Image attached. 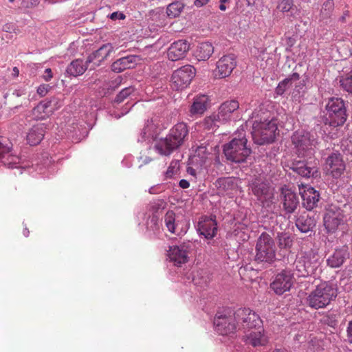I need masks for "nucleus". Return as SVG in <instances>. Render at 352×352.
Segmentation results:
<instances>
[{
  "mask_svg": "<svg viewBox=\"0 0 352 352\" xmlns=\"http://www.w3.org/2000/svg\"><path fill=\"white\" fill-rule=\"evenodd\" d=\"M188 135L187 125L184 122L177 123L170 130L165 138L160 139L155 143V148L161 155H169L184 143Z\"/></svg>",
  "mask_w": 352,
  "mask_h": 352,
  "instance_id": "obj_1",
  "label": "nucleus"
},
{
  "mask_svg": "<svg viewBox=\"0 0 352 352\" xmlns=\"http://www.w3.org/2000/svg\"><path fill=\"white\" fill-rule=\"evenodd\" d=\"M337 295L336 287L329 282H322L309 292L306 303L315 309L324 308L336 299Z\"/></svg>",
  "mask_w": 352,
  "mask_h": 352,
  "instance_id": "obj_2",
  "label": "nucleus"
},
{
  "mask_svg": "<svg viewBox=\"0 0 352 352\" xmlns=\"http://www.w3.org/2000/svg\"><path fill=\"white\" fill-rule=\"evenodd\" d=\"M348 118L344 101L340 98L332 97L328 100L323 116L325 125L332 127L342 126Z\"/></svg>",
  "mask_w": 352,
  "mask_h": 352,
  "instance_id": "obj_3",
  "label": "nucleus"
},
{
  "mask_svg": "<svg viewBox=\"0 0 352 352\" xmlns=\"http://www.w3.org/2000/svg\"><path fill=\"white\" fill-rule=\"evenodd\" d=\"M276 248L272 237L267 232L258 236L256 247L254 261L258 263H272L275 261Z\"/></svg>",
  "mask_w": 352,
  "mask_h": 352,
  "instance_id": "obj_4",
  "label": "nucleus"
},
{
  "mask_svg": "<svg viewBox=\"0 0 352 352\" xmlns=\"http://www.w3.org/2000/svg\"><path fill=\"white\" fill-rule=\"evenodd\" d=\"M240 138H233L229 143L223 146V153L227 160L241 163L245 161L251 153V150L247 146V139L245 135L240 134Z\"/></svg>",
  "mask_w": 352,
  "mask_h": 352,
  "instance_id": "obj_5",
  "label": "nucleus"
},
{
  "mask_svg": "<svg viewBox=\"0 0 352 352\" xmlns=\"http://www.w3.org/2000/svg\"><path fill=\"white\" fill-rule=\"evenodd\" d=\"M318 255L313 250L301 251L294 261L298 276L306 277L315 273L319 265Z\"/></svg>",
  "mask_w": 352,
  "mask_h": 352,
  "instance_id": "obj_6",
  "label": "nucleus"
},
{
  "mask_svg": "<svg viewBox=\"0 0 352 352\" xmlns=\"http://www.w3.org/2000/svg\"><path fill=\"white\" fill-rule=\"evenodd\" d=\"M277 131L278 126L274 120H256L253 123L252 135L254 142L262 145L274 142Z\"/></svg>",
  "mask_w": 352,
  "mask_h": 352,
  "instance_id": "obj_7",
  "label": "nucleus"
},
{
  "mask_svg": "<svg viewBox=\"0 0 352 352\" xmlns=\"http://www.w3.org/2000/svg\"><path fill=\"white\" fill-rule=\"evenodd\" d=\"M292 142L295 145L298 157L311 159L314 155L316 140L309 133H294L292 136Z\"/></svg>",
  "mask_w": 352,
  "mask_h": 352,
  "instance_id": "obj_8",
  "label": "nucleus"
},
{
  "mask_svg": "<svg viewBox=\"0 0 352 352\" xmlns=\"http://www.w3.org/2000/svg\"><path fill=\"white\" fill-rule=\"evenodd\" d=\"M238 330L250 331L261 325L262 321L258 314L249 308L239 309L234 313Z\"/></svg>",
  "mask_w": 352,
  "mask_h": 352,
  "instance_id": "obj_9",
  "label": "nucleus"
},
{
  "mask_svg": "<svg viewBox=\"0 0 352 352\" xmlns=\"http://www.w3.org/2000/svg\"><path fill=\"white\" fill-rule=\"evenodd\" d=\"M196 74V69L186 65L173 72L171 76V87L175 90H182L189 86Z\"/></svg>",
  "mask_w": 352,
  "mask_h": 352,
  "instance_id": "obj_10",
  "label": "nucleus"
},
{
  "mask_svg": "<svg viewBox=\"0 0 352 352\" xmlns=\"http://www.w3.org/2000/svg\"><path fill=\"white\" fill-rule=\"evenodd\" d=\"M294 280L293 273L290 270H284L276 275L270 287L277 295H282L290 290Z\"/></svg>",
  "mask_w": 352,
  "mask_h": 352,
  "instance_id": "obj_11",
  "label": "nucleus"
},
{
  "mask_svg": "<svg viewBox=\"0 0 352 352\" xmlns=\"http://www.w3.org/2000/svg\"><path fill=\"white\" fill-rule=\"evenodd\" d=\"M253 195L262 202L270 200L273 197V189L263 178L256 177L250 184Z\"/></svg>",
  "mask_w": 352,
  "mask_h": 352,
  "instance_id": "obj_12",
  "label": "nucleus"
},
{
  "mask_svg": "<svg viewBox=\"0 0 352 352\" xmlns=\"http://www.w3.org/2000/svg\"><path fill=\"white\" fill-rule=\"evenodd\" d=\"M345 169L346 165L340 153H333L326 159L325 170L327 174L333 178L340 177Z\"/></svg>",
  "mask_w": 352,
  "mask_h": 352,
  "instance_id": "obj_13",
  "label": "nucleus"
},
{
  "mask_svg": "<svg viewBox=\"0 0 352 352\" xmlns=\"http://www.w3.org/2000/svg\"><path fill=\"white\" fill-rule=\"evenodd\" d=\"M192 247V243L190 241L184 242L179 245L170 247L168 256L175 265L179 266L188 261V255Z\"/></svg>",
  "mask_w": 352,
  "mask_h": 352,
  "instance_id": "obj_14",
  "label": "nucleus"
},
{
  "mask_svg": "<svg viewBox=\"0 0 352 352\" xmlns=\"http://www.w3.org/2000/svg\"><path fill=\"white\" fill-rule=\"evenodd\" d=\"M236 65L234 54L223 56L216 64L214 75L216 78H224L229 76Z\"/></svg>",
  "mask_w": 352,
  "mask_h": 352,
  "instance_id": "obj_15",
  "label": "nucleus"
},
{
  "mask_svg": "<svg viewBox=\"0 0 352 352\" xmlns=\"http://www.w3.org/2000/svg\"><path fill=\"white\" fill-rule=\"evenodd\" d=\"M164 223L168 230L177 235L184 234L188 229V223L183 217L179 219L176 217L175 213L168 210L164 216Z\"/></svg>",
  "mask_w": 352,
  "mask_h": 352,
  "instance_id": "obj_16",
  "label": "nucleus"
},
{
  "mask_svg": "<svg viewBox=\"0 0 352 352\" xmlns=\"http://www.w3.org/2000/svg\"><path fill=\"white\" fill-rule=\"evenodd\" d=\"M214 324L216 331L221 335H230L238 330L234 315L233 316H217Z\"/></svg>",
  "mask_w": 352,
  "mask_h": 352,
  "instance_id": "obj_17",
  "label": "nucleus"
},
{
  "mask_svg": "<svg viewBox=\"0 0 352 352\" xmlns=\"http://www.w3.org/2000/svg\"><path fill=\"white\" fill-rule=\"evenodd\" d=\"M12 144L8 140L0 138V160L8 168L16 167L20 162L18 155L12 153Z\"/></svg>",
  "mask_w": 352,
  "mask_h": 352,
  "instance_id": "obj_18",
  "label": "nucleus"
},
{
  "mask_svg": "<svg viewBox=\"0 0 352 352\" xmlns=\"http://www.w3.org/2000/svg\"><path fill=\"white\" fill-rule=\"evenodd\" d=\"M239 103L236 100H227L222 103L219 108V116L222 122L236 120L240 117L239 113Z\"/></svg>",
  "mask_w": 352,
  "mask_h": 352,
  "instance_id": "obj_19",
  "label": "nucleus"
},
{
  "mask_svg": "<svg viewBox=\"0 0 352 352\" xmlns=\"http://www.w3.org/2000/svg\"><path fill=\"white\" fill-rule=\"evenodd\" d=\"M240 183V179L236 177H221L216 180L214 186L219 195H231L237 191Z\"/></svg>",
  "mask_w": 352,
  "mask_h": 352,
  "instance_id": "obj_20",
  "label": "nucleus"
},
{
  "mask_svg": "<svg viewBox=\"0 0 352 352\" xmlns=\"http://www.w3.org/2000/svg\"><path fill=\"white\" fill-rule=\"evenodd\" d=\"M299 192L302 199L303 206L308 210L316 207L320 195L314 188L309 185H298Z\"/></svg>",
  "mask_w": 352,
  "mask_h": 352,
  "instance_id": "obj_21",
  "label": "nucleus"
},
{
  "mask_svg": "<svg viewBox=\"0 0 352 352\" xmlns=\"http://www.w3.org/2000/svg\"><path fill=\"white\" fill-rule=\"evenodd\" d=\"M190 50V44L186 40H178L173 43L167 50L168 58L177 61L184 58Z\"/></svg>",
  "mask_w": 352,
  "mask_h": 352,
  "instance_id": "obj_22",
  "label": "nucleus"
},
{
  "mask_svg": "<svg viewBox=\"0 0 352 352\" xmlns=\"http://www.w3.org/2000/svg\"><path fill=\"white\" fill-rule=\"evenodd\" d=\"M243 340L253 346H264L267 343V338L264 333L262 326L256 327L250 331H245Z\"/></svg>",
  "mask_w": 352,
  "mask_h": 352,
  "instance_id": "obj_23",
  "label": "nucleus"
},
{
  "mask_svg": "<svg viewBox=\"0 0 352 352\" xmlns=\"http://www.w3.org/2000/svg\"><path fill=\"white\" fill-rule=\"evenodd\" d=\"M343 222V214L340 210L328 209L324 216V226L328 232H334Z\"/></svg>",
  "mask_w": 352,
  "mask_h": 352,
  "instance_id": "obj_24",
  "label": "nucleus"
},
{
  "mask_svg": "<svg viewBox=\"0 0 352 352\" xmlns=\"http://www.w3.org/2000/svg\"><path fill=\"white\" fill-rule=\"evenodd\" d=\"M283 208L287 213H293L297 208L299 201L295 192L287 188L281 189Z\"/></svg>",
  "mask_w": 352,
  "mask_h": 352,
  "instance_id": "obj_25",
  "label": "nucleus"
},
{
  "mask_svg": "<svg viewBox=\"0 0 352 352\" xmlns=\"http://www.w3.org/2000/svg\"><path fill=\"white\" fill-rule=\"evenodd\" d=\"M113 50V47L111 44H104L88 56L87 63H93L94 65L99 66L100 63L109 56Z\"/></svg>",
  "mask_w": 352,
  "mask_h": 352,
  "instance_id": "obj_26",
  "label": "nucleus"
},
{
  "mask_svg": "<svg viewBox=\"0 0 352 352\" xmlns=\"http://www.w3.org/2000/svg\"><path fill=\"white\" fill-rule=\"evenodd\" d=\"M349 253L347 248L343 247L340 249H337L334 252L327 258V263L328 266L332 268L340 267L344 261L349 258Z\"/></svg>",
  "mask_w": 352,
  "mask_h": 352,
  "instance_id": "obj_27",
  "label": "nucleus"
},
{
  "mask_svg": "<svg viewBox=\"0 0 352 352\" xmlns=\"http://www.w3.org/2000/svg\"><path fill=\"white\" fill-rule=\"evenodd\" d=\"M45 129L46 126L44 124L39 123L34 125L27 135L28 142L32 146L39 144L44 137Z\"/></svg>",
  "mask_w": 352,
  "mask_h": 352,
  "instance_id": "obj_28",
  "label": "nucleus"
},
{
  "mask_svg": "<svg viewBox=\"0 0 352 352\" xmlns=\"http://www.w3.org/2000/svg\"><path fill=\"white\" fill-rule=\"evenodd\" d=\"M198 230L201 235H204L208 239H210L216 234L217 225L213 219H206L199 223Z\"/></svg>",
  "mask_w": 352,
  "mask_h": 352,
  "instance_id": "obj_29",
  "label": "nucleus"
},
{
  "mask_svg": "<svg viewBox=\"0 0 352 352\" xmlns=\"http://www.w3.org/2000/svg\"><path fill=\"white\" fill-rule=\"evenodd\" d=\"M210 104V100L208 96H197L190 107V112L192 115H201L208 109Z\"/></svg>",
  "mask_w": 352,
  "mask_h": 352,
  "instance_id": "obj_30",
  "label": "nucleus"
},
{
  "mask_svg": "<svg viewBox=\"0 0 352 352\" xmlns=\"http://www.w3.org/2000/svg\"><path fill=\"white\" fill-rule=\"evenodd\" d=\"M136 60L135 56H127L122 57L113 62L111 65V69L114 72L120 73L126 69L133 67Z\"/></svg>",
  "mask_w": 352,
  "mask_h": 352,
  "instance_id": "obj_31",
  "label": "nucleus"
},
{
  "mask_svg": "<svg viewBox=\"0 0 352 352\" xmlns=\"http://www.w3.org/2000/svg\"><path fill=\"white\" fill-rule=\"evenodd\" d=\"M214 52V47L209 42L200 43L195 51V56L199 60H208Z\"/></svg>",
  "mask_w": 352,
  "mask_h": 352,
  "instance_id": "obj_32",
  "label": "nucleus"
},
{
  "mask_svg": "<svg viewBox=\"0 0 352 352\" xmlns=\"http://www.w3.org/2000/svg\"><path fill=\"white\" fill-rule=\"evenodd\" d=\"M296 226L301 232L307 233L316 226V221L314 217L305 213L298 217Z\"/></svg>",
  "mask_w": 352,
  "mask_h": 352,
  "instance_id": "obj_33",
  "label": "nucleus"
},
{
  "mask_svg": "<svg viewBox=\"0 0 352 352\" xmlns=\"http://www.w3.org/2000/svg\"><path fill=\"white\" fill-rule=\"evenodd\" d=\"M87 63H83L82 60L76 59L73 60L67 68V73L73 76H78L84 74L87 69Z\"/></svg>",
  "mask_w": 352,
  "mask_h": 352,
  "instance_id": "obj_34",
  "label": "nucleus"
},
{
  "mask_svg": "<svg viewBox=\"0 0 352 352\" xmlns=\"http://www.w3.org/2000/svg\"><path fill=\"white\" fill-rule=\"evenodd\" d=\"M50 101H42L32 109V118L34 120H43L49 116L50 111L47 110L50 107Z\"/></svg>",
  "mask_w": 352,
  "mask_h": 352,
  "instance_id": "obj_35",
  "label": "nucleus"
},
{
  "mask_svg": "<svg viewBox=\"0 0 352 352\" xmlns=\"http://www.w3.org/2000/svg\"><path fill=\"white\" fill-rule=\"evenodd\" d=\"M248 221L243 220L241 222H236L233 227V234L235 236H239L242 241H246L249 239L248 234Z\"/></svg>",
  "mask_w": 352,
  "mask_h": 352,
  "instance_id": "obj_36",
  "label": "nucleus"
},
{
  "mask_svg": "<svg viewBox=\"0 0 352 352\" xmlns=\"http://www.w3.org/2000/svg\"><path fill=\"white\" fill-rule=\"evenodd\" d=\"M276 240L280 250H289L293 245L292 238L287 233H278Z\"/></svg>",
  "mask_w": 352,
  "mask_h": 352,
  "instance_id": "obj_37",
  "label": "nucleus"
},
{
  "mask_svg": "<svg viewBox=\"0 0 352 352\" xmlns=\"http://www.w3.org/2000/svg\"><path fill=\"white\" fill-rule=\"evenodd\" d=\"M293 169L298 175L304 177H310L314 175V168L309 166L304 162H298L294 167Z\"/></svg>",
  "mask_w": 352,
  "mask_h": 352,
  "instance_id": "obj_38",
  "label": "nucleus"
},
{
  "mask_svg": "<svg viewBox=\"0 0 352 352\" xmlns=\"http://www.w3.org/2000/svg\"><path fill=\"white\" fill-rule=\"evenodd\" d=\"M222 122L219 118V114H212L204 118L202 125L205 129L213 130L219 127V123Z\"/></svg>",
  "mask_w": 352,
  "mask_h": 352,
  "instance_id": "obj_39",
  "label": "nucleus"
},
{
  "mask_svg": "<svg viewBox=\"0 0 352 352\" xmlns=\"http://www.w3.org/2000/svg\"><path fill=\"white\" fill-rule=\"evenodd\" d=\"M184 8V5L179 1H175L169 4L166 9L167 15L170 18L178 16Z\"/></svg>",
  "mask_w": 352,
  "mask_h": 352,
  "instance_id": "obj_40",
  "label": "nucleus"
},
{
  "mask_svg": "<svg viewBox=\"0 0 352 352\" xmlns=\"http://www.w3.org/2000/svg\"><path fill=\"white\" fill-rule=\"evenodd\" d=\"M277 9L283 12H292L296 7L294 0H280Z\"/></svg>",
  "mask_w": 352,
  "mask_h": 352,
  "instance_id": "obj_41",
  "label": "nucleus"
},
{
  "mask_svg": "<svg viewBox=\"0 0 352 352\" xmlns=\"http://www.w3.org/2000/svg\"><path fill=\"white\" fill-rule=\"evenodd\" d=\"M135 91L134 87H129L123 89L116 97L115 102L120 103L124 101L125 98L129 96Z\"/></svg>",
  "mask_w": 352,
  "mask_h": 352,
  "instance_id": "obj_42",
  "label": "nucleus"
},
{
  "mask_svg": "<svg viewBox=\"0 0 352 352\" xmlns=\"http://www.w3.org/2000/svg\"><path fill=\"white\" fill-rule=\"evenodd\" d=\"M179 168V163L177 160H173L169 166L168 167L167 170L165 173V176L166 178H171L175 174L177 173Z\"/></svg>",
  "mask_w": 352,
  "mask_h": 352,
  "instance_id": "obj_43",
  "label": "nucleus"
},
{
  "mask_svg": "<svg viewBox=\"0 0 352 352\" xmlns=\"http://www.w3.org/2000/svg\"><path fill=\"white\" fill-rule=\"evenodd\" d=\"M209 154L208 150L206 146L201 145L195 150V156L199 157L202 163L206 162Z\"/></svg>",
  "mask_w": 352,
  "mask_h": 352,
  "instance_id": "obj_44",
  "label": "nucleus"
},
{
  "mask_svg": "<svg viewBox=\"0 0 352 352\" xmlns=\"http://www.w3.org/2000/svg\"><path fill=\"white\" fill-rule=\"evenodd\" d=\"M340 83L344 91L352 94V76L342 78L340 80Z\"/></svg>",
  "mask_w": 352,
  "mask_h": 352,
  "instance_id": "obj_45",
  "label": "nucleus"
},
{
  "mask_svg": "<svg viewBox=\"0 0 352 352\" xmlns=\"http://www.w3.org/2000/svg\"><path fill=\"white\" fill-rule=\"evenodd\" d=\"M289 79L285 78L278 83V86L276 88V93L277 95H283L286 91V89L291 86V85L289 84Z\"/></svg>",
  "mask_w": 352,
  "mask_h": 352,
  "instance_id": "obj_46",
  "label": "nucleus"
},
{
  "mask_svg": "<svg viewBox=\"0 0 352 352\" xmlns=\"http://www.w3.org/2000/svg\"><path fill=\"white\" fill-rule=\"evenodd\" d=\"M193 281L196 285H206L209 281V278L207 276H202L201 278H199V274H197L193 278Z\"/></svg>",
  "mask_w": 352,
  "mask_h": 352,
  "instance_id": "obj_47",
  "label": "nucleus"
},
{
  "mask_svg": "<svg viewBox=\"0 0 352 352\" xmlns=\"http://www.w3.org/2000/svg\"><path fill=\"white\" fill-rule=\"evenodd\" d=\"M50 85L46 84L41 85L37 89V93L41 96H45L50 90Z\"/></svg>",
  "mask_w": 352,
  "mask_h": 352,
  "instance_id": "obj_48",
  "label": "nucleus"
},
{
  "mask_svg": "<svg viewBox=\"0 0 352 352\" xmlns=\"http://www.w3.org/2000/svg\"><path fill=\"white\" fill-rule=\"evenodd\" d=\"M38 3V0H22L21 4L26 8H30L36 6Z\"/></svg>",
  "mask_w": 352,
  "mask_h": 352,
  "instance_id": "obj_49",
  "label": "nucleus"
},
{
  "mask_svg": "<svg viewBox=\"0 0 352 352\" xmlns=\"http://www.w3.org/2000/svg\"><path fill=\"white\" fill-rule=\"evenodd\" d=\"M346 337L348 342L352 344V320L348 323L346 328Z\"/></svg>",
  "mask_w": 352,
  "mask_h": 352,
  "instance_id": "obj_50",
  "label": "nucleus"
},
{
  "mask_svg": "<svg viewBox=\"0 0 352 352\" xmlns=\"http://www.w3.org/2000/svg\"><path fill=\"white\" fill-rule=\"evenodd\" d=\"M110 19L112 20H116V19H124L125 15L122 12H114L111 14Z\"/></svg>",
  "mask_w": 352,
  "mask_h": 352,
  "instance_id": "obj_51",
  "label": "nucleus"
},
{
  "mask_svg": "<svg viewBox=\"0 0 352 352\" xmlns=\"http://www.w3.org/2000/svg\"><path fill=\"white\" fill-rule=\"evenodd\" d=\"M52 77H53V75H52V72L51 69H50V68L46 69L45 70L44 74L43 76V79L45 81L48 82L52 78Z\"/></svg>",
  "mask_w": 352,
  "mask_h": 352,
  "instance_id": "obj_52",
  "label": "nucleus"
},
{
  "mask_svg": "<svg viewBox=\"0 0 352 352\" xmlns=\"http://www.w3.org/2000/svg\"><path fill=\"white\" fill-rule=\"evenodd\" d=\"M152 122V120L151 121V123ZM153 124L150 126V121H147V124L146 126L143 129V133L144 135L149 134L150 132L153 130Z\"/></svg>",
  "mask_w": 352,
  "mask_h": 352,
  "instance_id": "obj_53",
  "label": "nucleus"
},
{
  "mask_svg": "<svg viewBox=\"0 0 352 352\" xmlns=\"http://www.w3.org/2000/svg\"><path fill=\"white\" fill-rule=\"evenodd\" d=\"M300 76L298 73H293L289 78L286 79H289V84L292 85L293 81H297L299 80Z\"/></svg>",
  "mask_w": 352,
  "mask_h": 352,
  "instance_id": "obj_54",
  "label": "nucleus"
},
{
  "mask_svg": "<svg viewBox=\"0 0 352 352\" xmlns=\"http://www.w3.org/2000/svg\"><path fill=\"white\" fill-rule=\"evenodd\" d=\"M179 187H181L183 189H186L189 188L190 183L186 179H181L179 183Z\"/></svg>",
  "mask_w": 352,
  "mask_h": 352,
  "instance_id": "obj_55",
  "label": "nucleus"
},
{
  "mask_svg": "<svg viewBox=\"0 0 352 352\" xmlns=\"http://www.w3.org/2000/svg\"><path fill=\"white\" fill-rule=\"evenodd\" d=\"M210 0H195L194 3L197 7H201L209 2Z\"/></svg>",
  "mask_w": 352,
  "mask_h": 352,
  "instance_id": "obj_56",
  "label": "nucleus"
},
{
  "mask_svg": "<svg viewBox=\"0 0 352 352\" xmlns=\"http://www.w3.org/2000/svg\"><path fill=\"white\" fill-rule=\"evenodd\" d=\"M187 173L192 176H194V177L196 176V170L191 167H188L187 168Z\"/></svg>",
  "mask_w": 352,
  "mask_h": 352,
  "instance_id": "obj_57",
  "label": "nucleus"
},
{
  "mask_svg": "<svg viewBox=\"0 0 352 352\" xmlns=\"http://www.w3.org/2000/svg\"><path fill=\"white\" fill-rule=\"evenodd\" d=\"M19 69L16 67H14L13 69H12V75L13 77L16 78L19 76Z\"/></svg>",
  "mask_w": 352,
  "mask_h": 352,
  "instance_id": "obj_58",
  "label": "nucleus"
},
{
  "mask_svg": "<svg viewBox=\"0 0 352 352\" xmlns=\"http://www.w3.org/2000/svg\"><path fill=\"white\" fill-rule=\"evenodd\" d=\"M219 9L222 11H224L226 10V6L224 5V3H221L220 6H219Z\"/></svg>",
  "mask_w": 352,
  "mask_h": 352,
  "instance_id": "obj_59",
  "label": "nucleus"
},
{
  "mask_svg": "<svg viewBox=\"0 0 352 352\" xmlns=\"http://www.w3.org/2000/svg\"><path fill=\"white\" fill-rule=\"evenodd\" d=\"M274 352H287V350H285V349H276V350H274Z\"/></svg>",
  "mask_w": 352,
  "mask_h": 352,
  "instance_id": "obj_60",
  "label": "nucleus"
},
{
  "mask_svg": "<svg viewBox=\"0 0 352 352\" xmlns=\"http://www.w3.org/2000/svg\"><path fill=\"white\" fill-rule=\"evenodd\" d=\"M229 0H220V2L221 3H225L226 2H228Z\"/></svg>",
  "mask_w": 352,
  "mask_h": 352,
  "instance_id": "obj_61",
  "label": "nucleus"
},
{
  "mask_svg": "<svg viewBox=\"0 0 352 352\" xmlns=\"http://www.w3.org/2000/svg\"><path fill=\"white\" fill-rule=\"evenodd\" d=\"M151 160H150V159H148V160H147V159H146V160H144V163H146H146H148V162H150Z\"/></svg>",
  "mask_w": 352,
  "mask_h": 352,
  "instance_id": "obj_62",
  "label": "nucleus"
},
{
  "mask_svg": "<svg viewBox=\"0 0 352 352\" xmlns=\"http://www.w3.org/2000/svg\"><path fill=\"white\" fill-rule=\"evenodd\" d=\"M116 82H120V78H119V77H118V78H116Z\"/></svg>",
  "mask_w": 352,
  "mask_h": 352,
  "instance_id": "obj_63",
  "label": "nucleus"
},
{
  "mask_svg": "<svg viewBox=\"0 0 352 352\" xmlns=\"http://www.w3.org/2000/svg\"><path fill=\"white\" fill-rule=\"evenodd\" d=\"M202 274H204L203 271H201V272L199 273L200 275H201Z\"/></svg>",
  "mask_w": 352,
  "mask_h": 352,
  "instance_id": "obj_64",
  "label": "nucleus"
}]
</instances>
